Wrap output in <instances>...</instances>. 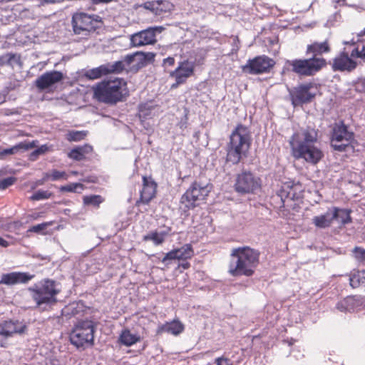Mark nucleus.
Instances as JSON below:
<instances>
[{"instance_id": "79ce46f5", "label": "nucleus", "mask_w": 365, "mask_h": 365, "mask_svg": "<svg viewBox=\"0 0 365 365\" xmlns=\"http://www.w3.org/2000/svg\"><path fill=\"white\" fill-rule=\"evenodd\" d=\"M158 1V15H162L165 13L170 12L173 9V4L167 0H157Z\"/></svg>"}, {"instance_id": "7c9ffc66", "label": "nucleus", "mask_w": 365, "mask_h": 365, "mask_svg": "<svg viewBox=\"0 0 365 365\" xmlns=\"http://www.w3.org/2000/svg\"><path fill=\"white\" fill-rule=\"evenodd\" d=\"M22 67L23 63L21 59V55L16 53L7 52L0 55V66H9L14 68L15 66Z\"/></svg>"}, {"instance_id": "393cba45", "label": "nucleus", "mask_w": 365, "mask_h": 365, "mask_svg": "<svg viewBox=\"0 0 365 365\" xmlns=\"http://www.w3.org/2000/svg\"><path fill=\"white\" fill-rule=\"evenodd\" d=\"M193 72L194 66L187 61H184L180 62L178 66L170 72V76L178 79V83H184Z\"/></svg>"}, {"instance_id": "774afa93", "label": "nucleus", "mask_w": 365, "mask_h": 365, "mask_svg": "<svg viewBox=\"0 0 365 365\" xmlns=\"http://www.w3.org/2000/svg\"><path fill=\"white\" fill-rule=\"evenodd\" d=\"M222 361V365H230V360L227 358L220 357Z\"/></svg>"}, {"instance_id": "dca6fc26", "label": "nucleus", "mask_w": 365, "mask_h": 365, "mask_svg": "<svg viewBox=\"0 0 365 365\" xmlns=\"http://www.w3.org/2000/svg\"><path fill=\"white\" fill-rule=\"evenodd\" d=\"M63 79V74L61 71H46L36 79L35 86L39 91H45L61 82Z\"/></svg>"}, {"instance_id": "ddd939ff", "label": "nucleus", "mask_w": 365, "mask_h": 365, "mask_svg": "<svg viewBox=\"0 0 365 365\" xmlns=\"http://www.w3.org/2000/svg\"><path fill=\"white\" fill-rule=\"evenodd\" d=\"M101 17L86 13L75 14L72 17V26L75 34H81L83 31H95L99 28Z\"/></svg>"}, {"instance_id": "473e14b6", "label": "nucleus", "mask_w": 365, "mask_h": 365, "mask_svg": "<svg viewBox=\"0 0 365 365\" xmlns=\"http://www.w3.org/2000/svg\"><path fill=\"white\" fill-rule=\"evenodd\" d=\"M365 283V270H353L349 276V284L355 289Z\"/></svg>"}, {"instance_id": "a211bd4d", "label": "nucleus", "mask_w": 365, "mask_h": 365, "mask_svg": "<svg viewBox=\"0 0 365 365\" xmlns=\"http://www.w3.org/2000/svg\"><path fill=\"white\" fill-rule=\"evenodd\" d=\"M90 310V307L86 306L82 301L73 302L66 306L61 311L62 315L68 319L71 317L78 319H84L83 317Z\"/></svg>"}, {"instance_id": "72a5a7b5", "label": "nucleus", "mask_w": 365, "mask_h": 365, "mask_svg": "<svg viewBox=\"0 0 365 365\" xmlns=\"http://www.w3.org/2000/svg\"><path fill=\"white\" fill-rule=\"evenodd\" d=\"M155 106L151 102L140 103L138 106V116L143 121L152 116L153 110Z\"/></svg>"}, {"instance_id": "aec40b11", "label": "nucleus", "mask_w": 365, "mask_h": 365, "mask_svg": "<svg viewBox=\"0 0 365 365\" xmlns=\"http://www.w3.org/2000/svg\"><path fill=\"white\" fill-rule=\"evenodd\" d=\"M363 304L364 299L361 296H349L337 302L336 308L341 312H354L360 309Z\"/></svg>"}, {"instance_id": "680f3d73", "label": "nucleus", "mask_w": 365, "mask_h": 365, "mask_svg": "<svg viewBox=\"0 0 365 365\" xmlns=\"http://www.w3.org/2000/svg\"><path fill=\"white\" fill-rule=\"evenodd\" d=\"M81 149L82 154L85 156L86 154H88L93 151V147L88 144H85L83 146H78Z\"/></svg>"}, {"instance_id": "bb28decb", "label": "nucleus", "mask_w": 365, "mask_h": 365, "mask_svg": "<svg viewBox=\"0 0 365 365\" xmlns=\"http://www.w3.org/2000/svg\"><path fill=\"white\" fill-rule=\"evenodd\" d=\"M331 47L329 44L328 40L323 42L314 41L311 44L307 45L306 49V54H312L310 58H324L321 56L324 53H329Z\"/></svg>"}, {"instance_id": "4468645a", "label": "nucleus", "mask_w": 365, "mask_h": 365, "mask_svg": "<svg viewBox=\"0 0 365 365\" xmlns=\"http://www.w3.org/2000/svg\"><path fill=\"white\" fill-rule=\"evenodd\" d=\"M274 65L275 61L273 58L262 55L248 59L242 68L245 73L256 75L269 72Z\"/></svg>"}, {"instance_id": "8fccbe9b", "label": "nucleus", "mask_w": 365, "mask_h": 365, "mask_svg": "<svg viewBox=\"0 0 365 365\" xmlns=\"http://www.w3.org/2000/svg\"><path fill=\"white\" fill-rule=\"evenodd\" d=\"M158 4V1H149L143 3L142 5H140V6L144 8L145 9L150 11L153 14L158 15L157 5Z\"/></svg>"}, {"instance_id": "1a4fd4ad", "label": "nucleus", "mask_w": 365, "mask_h": 365, "mask_svg": "<svg viewBox=\"0 0 365 365\" xmlns=\"http://www.w3.org/2000/svg\"><path fill=\"white\" fill-rule=\"evenodd\" d=\"M261 187L262 179L255 172L243 168L235 176L233 189L240 195L256 194Z\"/></svg>"}, {"instance_id": "603ef678", "label": "nucleus", "mask_w": 365, "mask_h": 365, "mask_svg": "<svg viewBox=\"0 0 365 365\" xmlns=\"http://www.w3.org/2000/svg\"><path fill=\"white\" fill-rule=\"evenodd\" d=\"M16 181V178L15 177H12V176L1 180H0V190H5V189L8 188L11 185H14Z\"/></svg>"}, {"instance_id": "0e129e2a", "label": "nucleus", "mask_w": 365, "mask_h": 365, "mask_svg": "<svg viewBox=\"0 0 365 365\" xmlns=\"http://www.w3.org/2000/svg\"><path fill=\"white\" fill-rule=\"evenodd\" d=\"M334 3V8L335 9H337V4L338 3H341L342 5H347V2H346V0H334L333 1Z\"/></svg>"}, {"instance_id": "39448f33", "label": "nucleus", "mask_w": 365, "mask_h": 365, "mask_svg": "<svg viewBox=\"0 0 365 365\" xmlns=\"http://www.w3.org/2000/svg\"><path fill=\"white\" fill-rule=\"evenodd\" d=\"M328 62L325 58H294L286 60L282 68V73H293L299 77L314 76L323 68H326Z\"/></svg>"}, {"instance_id": "de8ad7c7", "label": "nucleus", "mask_w": 365, "mask_h": 365, "mask_svg": "<svg viewBox=\"0 0 365 365\" xmlns=\"http://www.w3.org/2000/svg\"><path fill=\"white\" fill-rule=\"evenodd\" d=\"M48 150L49 148L47 145H42L30 153L29 160L34 161L38 158L39 155L45 154Z\"/></svg>"}, {"instance_id": "864d4df0", "label": "nucleus", "mask_w": 365, "mask_h": 365, "mask_svg": "<svg viewBox=\"0 0 365 365\" xmlns=\"http://www.w3.org/2000/svg\"><path fill=\"white\" fill-rule=\"evenodd\" d=\"M355 257L361 262H365V250L360 247H355L353 250Z\"/></svg>"}, {"instance_id": "bf43d9fd", "label": "nucleus", "mask_w": 365, "mask_h": 365, "mask_svg": "<svg viewBox=\"0 0 365 365\" xmlns=\"http://www.w3.org/2000/svg\"><path fill=\"white\" fill-rule=\"evenodd\" d=\"M175 58L171 56L164 58L162 66L164 67L165 71L168 67L173 66L175 64Z\"/></svg>"}, {"instance_id": "c85d7f7f", "label": "nucleus", "mask_w": 365, "mask_h": 365, "mask_svg": "<svg viewBox=\"0 0 365 365\" xmlns=\"http://www.w3.org/2000/svg\"><path fill=\"white\" fill-rule=\"evenodd\" d=\"M36 147L35 141H24L21 142L11 148L1 149L0 148V159L4 158L6 155H14L19 152L29 150V149Z\"/></svg>"}, {"instance_id": "f8f14e48", "label": "nucleus", "mask_w": 365, "mask_h": 365, "mask_svg": "<svg viewBox=\"0 0 365 365\" xmlns=\"http://www.w3.org/2000/svg\"><path fill=\"white\" fill-rule=\"evenodd\" d=\"M314 83L312 82L300 83L293 87L289 91L292 105L298 107L312 103L316 97V93L312 91Z\"/></svg>"}, {"instance_id": "3c124183", "label": "nucleus", "mask_w": 365, "mask_h": 365, "mask_svg": "<svg viewBox=\"0 0 365 365\" xmlns=\"http://www.w3.org/2000/svg\"><path fill=\"white\" fill-rule=\"evenodd\" d=\"M353 86L356 92H365V78H359L353 82Z\"/></svg>"}, {"instance_id": "a19ab883", "label": "nucleus", "mask_w": 365, "mask_h": 365, "mask_svg": "<svg viewBox=\"0 0 365 365\" xmlns=\"http://www.w3.org/2000/svg\"><path fill=\"white\" fill-rule=\"evenodd\" d=\"M87 134V130H71L67 133L66 139L71 142H78L83 140Z\"/></svg>"}, {"instance_id": "a18cd8bd", "label": "nucleus", "mask_w": 365, "mask_h": 365, "mask_svg": "<svg viewBox=\"0 0 365 365\" xmlns=\"http://www.w3.org/2000/svg\"><path fill=\"white\" fill-rule=\"evenodd\" d=\"M178 251L175 249L172 250L165 255L161 262L165 264V266L170 265L173 260L179 259Z\"/></svg>"}, {"instance_id": "e2e57ef3", "label": "nucleus", "mask_w": 365, "mask_h": 365, "mask_svg": "<svg viewBox=\"0 0 365 365\" xmlns=\"http://www.w3.org/2000/svg\"><path fill=\"white\" fill-rule=\"evenodd\" d=\"M149 29H151V31H153L155 34V38H156V34L157 33H161L165 29L163 26H153V27H148Z\"/></svg>"}, {"instance_id": "69168bd1", "label": "nucleus", "mask_w": 365, "mask_h": 365, "mask_svg": "<svg viewBox=\"0 0 365 365\" xmlns=\"http://www.w3.org/2000/svg\"><path fill=\"white\" fill-rule=\"evenodd\" d=\"M9 245V243L8 241L0 237V246L2 247H7Z\"/></svg>"}, {"instance_id": "6e6552de", "label": "nucleus", "mask_w": 365, "mask_h": 365, "mask_svg": "<svg viewBox=\"0 0 365 365\" xmlns=\"http://www.w3.org/2000/svg\"><path fill=\"white\" fill-rule=\"evenodd\" d=\"M212 187L210 183L194 181L180 198V209L186 212L198 206L200 201L208 196Z\"/></svg>"}, {"instance_id": "5fc2aeb1", "label": "nucleus", "mask_w": 365, "mask_h": 365, "mask_svg": "<svg viewBox=\"0 0 365 365\" xmlns=\"http://www.w3.org/2000/svg\"><path fill=\"white\" fill-rule=\"evenodd\" d=\"M61 178L67 179V175L64 171H59L57 170H53L51 174V180L53 181L58 180Z\"/></svg>"}, {"instance_id": "6e6d98bb", "label": "nucleus", "mask_w": 365, "mask_h": 365, "mask_svg": "<svg viewBox=\"0 0 365 365\" xmlns=\"http://www.w3.org/2000/svg\"><path fill=\"white\" fill-rule=\"evenodd\" d=\"M240 47V42L237 36H232L231 53H237Z\"/></svg>"}, {"instance_id": "f704fd0d", "label": "nucleus", "mask_w": 365, "mask_h": 365, "mask_svg": "<svg viewBox=\"0 0 365 365\" xmlns=\"http://www.w3.org/2000/svg\"><path fill=\"white\" fill-rule=\"evenodd\" d=\"M108 68L106 64L99 66L98 67L89 69L86 71L84 76L90 80L97 79L103 76L108 75Z\"/></svg>"}, {"instance_id": "6ab92c4d", "label": "nucleus", "mask_w": 365, "mask_h": 365, "mask_svg": "<svg viewBox=\"0 0 365 365\" xmlns=\"http://www.w3.org/2000/svg\"><path fill=\"white\" fill-rule=\"evenodd\" d=\"M34 277V274L29 272H12L1 275L0 284L11 286L17 284H26Z\"/></svg>"}, {"instance_id": "20e7f679", "label": "nucleus", "mask_w": 365, "mask_h": 365, "mask_svg": "<svg viewBox=\"0 0 365 365\" xmlns=\"http://www.w3.org/2000/svg\"><path fill=\"white\" fill-rule=\"evenodd\" d=\"M97 325L98 322L92 317L76 320L69 333L71 344L77 349L93 346Z\"/></svg>"}, {"instance_id": "338daca9", "label": "nucleus", "mask_w": 365, "mask_h": 365, "mask_svg": "<svg viewBox=\"0 0 365 365\" xmlns=\"http://www.w3.org/2000/svg\"><path fill=\"white\" fill-rule=\"evenodd\" d=\"M295 342V339L291 338L290 339L283 340V343H287L289 346H291Z\"/></svg>"}, {"instance_id": "c9c22d12", "label": "nucleus", "mask_w": 365, "mask_h": 365, "mask_svg": "<svg viewBox=\"0 0 365 365\" xmlns=\"http://www.w3.org/2000/svg\"><path fill=\"white\" fill-rule=\"evenodd\" d=\"M353 44L354 48L351 52V57L360 58L361 61L365 62V40L358 41Z\"/></svg>"}, {"instance_id": "4be33fe9", "label": "nucleus", "mask_w": 365, "mask_h": 365, "mask_svg": "<svg viewBox=\"0 0 365 365\" xmlns=\"http://www.w3.org/2000/svg\"><path fill=\"white\" fill-rule=\"evenodd\" d=\"M156 41L155 34L149 28L130 36V43L135 47L154 44Z\"/></svg>"}, {"instance_id": "e433bc0d", "label": "nucleus", "mask_w": 365, "mask_h": 365, "mask_svg": "<svg viewBox=\"0 0 365 365\" xmlns=\"http://www.w3.org/2000/svg\"><path fill=\"white\" fill-rule=\"evenodd\" d=\"M54 224V221H48L42 222L41 224H38L36 225H33L28 230L29 232H34L38 235H48L51 234V232L48 230V227L53 225Z\"/></svg>"}, {"instance_id": "0eeeda50", "label": "nucleus", "mask_w": 365, "mask_h": 365, "mask_svg": "<svg viewBox=\"0 0 365 365\" xmlns=\"http://www.w3.org/2000/svg\"><path fill=\"white\" fill-rule=\"evenodd\" d=\"M329 144L333 150L346 152L355 141V134L349 129L343 120H339L329 125Z\"/></svg>"}, {"instance_id": "c03bdc74", "label": "nucleus", "mask_w": 365, "mask_h": 365, "mask_svg": "<svg viewBox=\"0 0 365 365\" xmlns=\"http://www.w3.org/2000/svg\"><path fill=\"white\" fill-rule=\"evenodd\" d=\"M78 189L81 190L83 189V184L80 182H73L66 185L61 186L59 190L61 192H80L81 191H79Z\"/></svg>"}, {"instance_id": "b1692460", "label": "nucleus", "mask_w": 365, "mask_h": 365, "mask_svg": "<svg viewBox=\"0 0 365 365\" xmlns=\"http://www.w3.org/2000/svg\"><path fill=\"white\" fill-rule=\"evenodd\" d=\"M339 215V210L336 207L329 208L327 212L323 215L314 216L312 218V223L315 227L320 229H325L331 226L334 218Z\"/></svg>"}, {"instance_id": "5701e85b", "label": "nucleus", "mask_w": 365, "mask_h": 365, "mask_svg": "<svg viewBox=\"0 0 365 365\" xmlns=\"http://www.w3.org/2000/svg\"><path fill=\"white\" fill-rule=\"evenodd\" d=\"M302 138H299V135L294 133L289 140V145L304 144L314 145L318 140V130L314 128H307L302 133Z\"/></svg>"}, {"instance_id": "09e8293b", "label": "nucleus", "mask_w": 365, "mask_h": 365, "mask_svg": "<svg viewBox=\"0 0 365 365\" xmlns=\"http://www.w3.org/2000/svg\"><path fill=\"white\" fill-rule=\"evenodd\" d=\"M69 158L81 161L85 159V156L81 153V149L78 147L73 148L68 154Z\"/></svg>"}, {"instance_id": "a878e982", "label": "nucleus", "mask_w": 365, "mask_h": 365, "mask_svg": "<svg viewBox=\"0 0 365 365\" xmlns=\"http://www.w3.org/2000/svg\"><path fill=\"white\" fill-rule=\"evenodd\" d=\"M297 193L293 190L292 186L289 184H284L277 192L276 195L272 197L273 200L279 201L278 207L279 208L284 207L285 203L288 200H294Z\"/></svg>"}, {"instance_id": "9b49d317", "label": "nucleus", "mask_w": 365, "mask_h": 365, "mask_svg": "<svg viewBox=\"0 0 365 365\" xmlns=\"http://www.w3.org/2000/svg\"><path fill=\"white\" fill-rule=\"evenodd\" d=\"M292 156L297 159H303L312 165H317L323 158L322 150L314 145H289Z\"/></svg>"}, {"instance_id": "423d86ee", "label": "nucleus", "mask_w": 365, "mask_h": 365, "mask_svg": "<svg viewBox=\"0 0 365 365\" xmlns=\"http://www.w3.org/2000/svg\"><path fill=\"white\" fill-rule=\"evenodd\" d=\"M57 285V282L53 279H43L29 287L31 297L38 307L52 306L56 303V295L60 292Z\"/></svg>"}, {"instance_id": "f257e3e1", "label": "nucleus", "mask_w": 365, "mask_h": 365, "mask_svg": "<svg viewBox=\"0 0 365 365\" xmlns=\"http://www.w3.org/2000/svg\"><path fill=\"white\" fill-rule=\"evenodd\" d=\"M259 255L257 250L248 246L232 249L229 273L232 277H252L259 264Z\"/></svg>"}, {"instance_id": "13d9d810", "label": "nucleus", "mask_w": 365, "mask_h": 365, "mask_svg": "<svg viewBox=\"0 0 365 365\" xmlns=\"http://www.w3.org/2000/svg\"><path fill=\"white\" fill-rule=\"evenodd\" d=\"M188 110L187 109L185 110V115L181 118L180 122L179 123V126L181 129L186 128L187 126V121H188Z\"/></svg>"}, {"instance_id": "052dcab7", "label": "nucleus", "mask_w": 365, "mask_h": 365, "mask_svg": "<svg viewBox=\"0 0 365 365\" xmlns=\"http://www.w3.org/2000/svg\"><path fill=\"white\" fill-rule=\"evenodd\" d=\"M341 16L340 11H336L334 14H332L329 17V19L327 21V23L333 25L334 22L338 21L339 20L341 19Z\"/></svg>"}, {"instance_id": "f3484780", "label": "nucleus", "mask_w": 365, "mask_h": 365, "mask_svg": "<svg viewBox=\"0 0 365 365\" xmlns=\"http://www.w3.org/2000/svg\"><path fill=\"white\" fill-rule=\"evenodd\" d=\"M156 189L157 184L151 177L143 176V188L135 205L139 206L140 203L148 205L155 197Z\"/></svg>"}, {"instance_id": "cd10ccee", "label": "nucleus", "mask_w": 365, "mask_h": 365, "mask_svg": "<svg viewBox=\"0 0 365 365\" xmlns=\"http://www.w3.org/2000/svg\"><path fill=\"white\" fill-rule=\"evenodd\" d=\"M136 63L133 64L131 70L137 72L155 61V53L153 52H136Z\"/></svg>"}, {"instance_id": "f03ea898", "label": "nucleus", "mask_w": 365, "mask_h": 365, "mask_svg": "<svg viewBox=\"0 0 365 365\" xmlns=\"http://www.w3.org/2000/svg\"><path fill=\"white\" fill-rule=\"evenodd\" d=\"M251 145V137L248 128L240 123L232 131L230 140L225 147V162L232 165H237L246 158Z\"/></svg>"}, {"instance_id": "412c9836", "label": "nucleus", "mask_w": 365, "mask_h": 365, "mask_svg": "<svg viewBox=\"0 0 365 365\" xmlns=\"http://www.w3.org/2000/svg\"><path fill=\"white\" fill-rule=\"evenodd\" d=\"M172 227L163 225L160 230H155L148 232L143 236V242H152L155 246L163 245L166 238L170 235Z\"/></svg>"}, {"instance_id": "7ed1b4c3", "label": "nucleus", "mask_w": 365, "mask_h": 365, "mask_svg": "<svg viewBox=\"0 0 365 365\" xmlns=\"http://www.w3.org/2000/svg\"><path fill=\"white\" fill-rule=\"evenodd\" d=\"M126 82L123 78L102 81L93 87V95L98 101L113 105L123 101L128 91Z\"/></svg>"}, {"instance_id": "ea45409f", "label": "nucleus", "mask_w": 365, "mask_h": 365, "mask_svg": "<svg viewBox=\"0 0 365 365\" xmlns=\"http://www.w3.org/2000/svg\"><path fill=\"white\" fill-rule=\"evenodd\" d=\"M108 68V74L115 73L118 74L123 72L125 69V63L123 61H118L114 63H105Z\"/></svg>"}, {"instance_id": "49530a36", "label": "nucleus", "mask_w": 365, "mask_h": 365, "mask_svg": "<svg viewBox=\"0 0 365 365\" xmlns=\"http://www.w3.org/2000/svg\"><path fill=\"white\" fill-rule=\"evenodd\" d=\"M53 193L48 190H38L35 192L31 197V200H41L50 198Z\"/></svg>"}, {"instance_id": "c756f323", "label": "nucleus", "mask_w": 365, "mask_h": 365, "mask_svg": "<svg viewBox=\"0 0 365 365\" xmlns=\"http://www.w3.org/2000/svg\"><path fill=\"white\" fill-rule=\"evenodd\" d=\"M184 329V324L178 319H175L158 326L157 332L168 333L177 336L181 334Z\"/></svg>"}, {"instance_id": "9d476101", "label": "nucleus", "mask_w": 365, "mask_h": 365, "mask_svg": "<svg viewBox=\"0 0 365 365\" xmlns=\"http://www.w3.org/2000/svg\"><path fill=\"white\" fill-rule=\"evenodd\" d=\"M28 326L22 320L9 319L4 320L0 323V346L6 348L8 346V339L14 335H24L27 333Z\"/></svg>"}, {"instance_id": "4d7b16f0", "label": "nucleus", "mask_w": 365, "mask_h": 365, "mask_svg": "<svg viewBox=\"0 0 365 365\" xmlns=\"http://www.w3.org/2000/svg\"><path fill=\"white\" fill-rule=\"evenodd\" d=\"M136 52L133 54L127 55L124 57L123 61L126 66H130L133 63H136Z\"/></svg>"}, {"instance_id": "37998d69", "label": "nucleus", "mask_w": 365, "mask_h": 365, "mask_svg": "<svg viewBox=\"0 0 365 365\" xmlns=\"http://www.w3.org/2000/svg\"><path fill=\"white\" fill-rule=\"evenodd\" d=\"M339 215L334 220H340L342 225H346L351 222V217L350 215L351 210L349 209L339 208Z\"/></svg>"}, {"instance_id": "2eb2a0df", "label": "nucleus", "mask_w": 365, "mask_h": 365, "mask_svg": "<svg viewBox=\"0 0 365 365\" xmlns=\"http://www.w3.org/2000/svg\"><path fill=\"white\" fill-rule=\"evenodd\" d=\"M351 56H349L345 48H344L342 51L332 59V63L329 61L328 63L331 65V70L334 72H351L358 65L357 62Z\"/></svg>"}, {"instance_id": "4c0bfd02", "label": "nucleus", "mask_w": 365, "mask_h": 365, "mask_svg": "<svg viewBox=\"0 0 365 365\" xmlns=\"http://www.w3.org/2000/svg\"><path fill=\"white\" fill-rule=\"evenodd\" d=\"M103 201L104 198L99 195H86L83 198L84 205H91L95 207H98Z\"/></svg>"}, {"instance_id": "58836bf2", "label": "nucleus", "mask_w": 365, "mask_h": 365, "mask_svg": "<svg viewBox=\"0 0 365 365\" xmlns=\"http://www.w3.org/2000/svg\"><path fill=\"white\" fill-rule=\"evenodd\" d=\"M178 251L179 259L186 260L194 255V251L191 244H185L180 248L175 249Z\"/></svg>"}, {"instance_id": "2f4dec72", "label": "nucleus", "mask_w": 365, "mask_h": 365, "mask_svg": "<svg viewBox=\"0 0 365 365\" xmlns=\"http://www.w3.org/2000/svg\"><path fill=\"white\" fill-rule=\"evenodd\" d=\"M140 340V336L136 334H132L129 329H123L119 336L120 342L126 346H130Z\"/></svg>"}]
</instances>
